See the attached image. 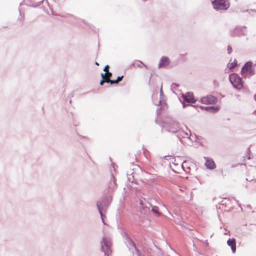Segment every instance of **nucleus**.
Segmentation results:
<instances>
[{
    "label": "nucleus",
    "instance_id": "nucleus-1",
    "mask_svg": "<svg viewBox=\"0 0 256 256\" xmlns=\"http://www.w3.org/2000/svg\"><path fill=\"white\" fill-rule=\"evenodd\" d=\"M230 80L233 86L238 89H240L243 86V82L240 76L236 74H232L229 76Z\"/></svg>",
    "mask_w": 256,
    "mask_h": 256
},
{
    "label": "nucleus",
    "instance_id": "nucleus-2",
    "mask_svg": "<svg viewBox=\"0 0 256 256\" xmlns=\"http://www.w3.org/2000/svg\"><path fill=\"white\" fill-rule=\"evenodd\" d=\"M252 62H248L242 68L241 72L244 77H250L254 74V70L252 68Z\"/></svg>",
    "mask_w": 256,
    "mask_h": 256
},
{
    "label": "nucleus",
    "instance_id": "nucleus-3",
    "mask_svg": "<svg viewBox=\"0 0 256 256\" xmlns=\"http://www.w3.org/2000/svg\"><path fill=\"white\" fill-rule=\"evenodd\" d=\"M212 3L214 8L216 10H226L230 6L228 0H215Z\"/></svg>",
    "mask_w": 256,
    "mask_h": 256
},
{
    "label": "nucleus",
    "instance_id": "nucleus-4",
    "mask_svg": "<svg viewBox=\"0 0 256 256\" xmlns=\"http://www.w3.org/2000/svg\"><path fill=\"white\" fill-rule=\"evenodd\" d=\"M217 98L214 96L210 95L202 97L201 102L205 104H214L217 102Z\"/></svg>",
    "mask_w": 256,
    "mask_h": 256
},
{
    "label": "nucleus",
    "instance_id": "nucleus-5",
    "mask_svg": "<svg viewBox=\"0 0 256 256\" xmlns=\"http://www.w3.org/2000/svg\"><path fill=\"white\" fill-rule=\"evenodd\" d=\"M227 244L228 246H230L232 250L233 253L236 252V241L234 238H230L227 241Z\"/></svg>",
    "mask_w": 256,
    "mask_h": 256
},
{
    "label": "nucleus",
    "instance_id": "nucleus-6",
    "mask_svg": "<svg viewBox=\"0 0 256 256\" xmlns=\"http://www.w3.org/2000/svg\"><path fill=\"white\" fill-rule=\"evenodd\" d=\"M170 63V60L168 58L163 56L159 64V67H164L168 66Z\"/></svg>",
    "mask_w": 256,
    "mask_h": 256
},
{
    "label": "nucleus",
    "instance_id": "nucleus-7",
    "mask_svg": "<svg viewBox=\"0 0 256 256\" xmlns=\"http://www.w3.org/2000/svg\"><path fill=\"white\" fill-rule=\"evenodd\" d=\"M205 165L210 170L214 169L216 166L215 162L212 160H207L206 162Z\"/></svg>",
    "mask_w": 256,
    "mask_h": 256
},
{
    "label": "nucleus",
    "instance_id": "nucleus-8",
    "mask_svg": "<svg viewBox=\"0 0 256 256\" xmlns=\"http://www.w3.org/2000/svg\"><path fill=\"white\" fill-rule=\"evenodd\" d=\"M133 65H134V67H138V68H142V66H144L146 68H148V66L146 64H144L141 61H140V60H134V62Z\"/></svg>",
    "mask_w": 256,
    "mask_h": 256
},
{
    "label": "nucleus",
    "instance_id": "nucleus-9",
    "mask_svg": "<svg viewBox=\"0 0 256 256\" xmlns=\"http://www.w3.org/2000/svg\"><path fill=\"white\" fill-rule=\"evenodd\" d=\"M170 126H172V128H170L168 130L172 132H177L178 128V124L177 122H174L170 124Z\"/></svg>",
    "mask_w": 256,
    "mask_h": 256
},
{
    "label": "nucleus",
    "instance_id": "nucleus-10",
    "mask_svg": "<svg viewBox=\"0 0 256 256\" xmlns=\"http://www.w3.org/2000/svg\"><path fill=\"white\" fill-rule=\"evenodd\" d=\"M237 65V60L234 59L233 62H232V60H230V62L228 64V67L230 69H232L234 68Z\"/></svg>",
    "mask_w": 256,
    "mask_h": 256
},
{
    "label": "nucleus",
    "instance_id": "nucleus-11",
    "mask_svg": "<svg viewBox=\"0 0 256 256\" xmlns=\"http://www.w3.org/2000/svg\"><path fill=\"white\" fill-rule=\"evenodd\" d=\"M185 100L188 102H194L195 100L192 96H191L189 94L186 96Z\"/></svg>",
    "mask_w": 256,
    "mask_h": 256
},
{
    "label": "nucleus",
    "instance_id": "nucleus-12",
    "mask_svg": "<svg viewBox=\"0 0 256 256\" xmlns=\"http://www.w3.org/2000/svg\"><path fill=\"white\" fill-rule=\"evenodd\" d=\"M110 186V188L112 189H114V188H116V180H114V178L113 176L111 177L110 186Z\"/></svg>",
    "mask_w": 256,
    "mask_h": 256
},
{
    "label": "nucleus",
    "instance_id": "nucleus-13",
    "mask_svg": "<svg viewBox=\"0 0 256 256\" xmlns=\"http://www.w3.org/2000/svg\"><path fill=\"white\" fill-rule=\"evenodd\" d=\"M124 76H118L116 80H111L110 84H116L120 82L123 78Z\"/></svg>",
    "mask_w": 256,
    "mask_h": 256
},
{
    "label": "nucleus",
    "instance_id": "nucleus-14",
    "mask_svg": "<svg viewBox=\"0 0 256 256\" xmlns=\"http://www.w3.org/2000/svg\"><path fill=\"white\" fill-rule=\"evenodd\" d=\"M152 212L158 216H160V213L158 212V207L155 206L152 208Z\"/></svg>",
    "mask_w": 256,
    "mask_h": 256
},
{
    "label": "nucleus",
    "instance_id": "nucleus-15",
    "mask_svg": "<svg viewBox=\"0 0 256 256\" xmlns=\"http://www.w3.org/2000/svg\"><path fill=\"white\" fill-rule=\"evenodd\" d=\"M111 80H108V79L102 80L100 82V85L102 86L104 82L110 83V84Z\"/></svg>",
    "mask_w": 256,
    "mask_h": 256
},
{
    "label": "nucleus",
    "instance_id": "nucleus-16",
    "mask_svg": "<svg viewBox=\"0 0 256 256\" xmlns=\"http://www.w3.org/2000/svg\"><path fill=\"white\" fill-rule=\"evenodd\" d=\"M106 79H108V80H111L110 79V78L112 77V72H106Z\"/></svg>",
    "mask_w": 256,
    "mask_h": 256
},
{
    "label": "nucleus",
    "instance_id": "nucleus-17",
    "mask_svg": "<svg viewBox=\"0 0 256 256\" xmlns=\"http://www.w3.org/2000/svg\"><path fill=\"white\" fill-rule=\"evenodd\" d=\"M206 110H213L214 112H216V111L218 110V108H214L213 106H212V107H206Z\"/></svg>",
    "mask_w": 256,
    "mask_h": 256
},
{
    "label": "nucleus",
    "instance_id": "nucleus-18",
    "mask_svg": "<svg viewBox=\"0 0 256 256\" xmlns=\"http://www.w3.org/2000/svg\"><path fill=\"white\" fill-rule=\"evenodd\" d=\"M103 244H105L106 246H108L107 242L106 240L103 239L102 242V248H104Z\"/></svg>",
    "mask_w": 256,
    "mask_h": 256
},
{
    "label": "nucleus",
    "instance_id": "nucleus-19",
    "mask_svg": "<svg viewBox=\"0 0 256 256\" xmlns=\"http://www.w3.org/2000/svg\"><path fill=\"white\" fill-rule=\"evenodd\" d=\"M109 68H110V66L108 65H106L104 68V70L106 72H109Z\"/></svg>",
    "mask_w": 256,
    "mask_h": 256
},
{
    "label": "nucleus",
    "instance_id": "nucleus-20",
    "mask_svg": "<svg viewBox=\"0 0 256 256\" xmlns=\"http://www.w3.org/2000/svg\"><path fill=\"white\" fill-rule=\"evenodd\" d=\"M228 54H230L232 52V48L230 46L228 47Z\"/></svg>",
    "mask_w": 256,
    "mask_h": 256
},
{
    "label": "nucleus",
    "instance_id": "nucleus-21",
    "mask_svg": "<svg viewBox=\"0 0 256 256\" xmlns=\"http://www.w3.org/2000/svg\"><path fill=\"white\" fill-rule=\"evenodd\" d=\"M101 76L102 78V80H104V78H106V73H104V74L102 73Z\"/></svg>",
    "mask_w": 256,
    "mask_h": 256
},
{
    "label": "nucleus",
    "instance_id": "nucleus-22",
    "mask_svg": "<svg viewBox=\"0 0 256 256\" xmlns=\"http://www.w3.org/2000/svg\"><path fill=\"white\" fill-rule=\"evenodd\" d=\"M254 100H255V101H256V94H255L254 96Z\"/></svg>",
    "mask_w": 256,
    "mask_h": 256
},
{
    "label": "nucleus",
    "instance_id": "nucleus-23",
    "mask_svg": "<svg viewBox=\"0 0 256 256\" xmlns=\"http://www.w3.org/2000/svg\"><path fill=\"white\" fill-rule=\"evenodd\" d=\"M95 64L97 66H99V64L96 62H95Z\"/></svg>",
    "mask_w": 256,
    "mask_h": 256
},
{
    "label": "nucleus",
    "instance_id": "nucleus-24",
    "mask_svg": "<svg viewBox=\"0 0 256 256\" xmlns=\"http://www.w3.org/2000/svg\"><path fill=\"white\" fill-rule=\"evenodd\" d=\"M99 210H100V214L102 215V212H101V210H100V208H99Z\"/></svg>",
    "mask_w": 256,
    "mask_h": 256
}]
</instances>
